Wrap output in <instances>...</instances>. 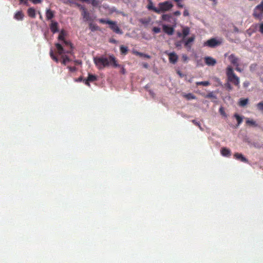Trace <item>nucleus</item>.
<instances>
[{
  "mask_svg": "<svg viewBox=\"0 0 263 263\" xmlns=\"http://www.w3.org/2000/svg\"><path fill=\"white\" fill-rule=\"evenodd\" d=\"M183 97L188 100L196 99V97L192 93H184L183 95Z\"/></svg>",
  "mask_w": 263,
  "mask_h": 263,
  "instance_id": "nucleus-21",
  "label": "nucleus"
},
{
  "mask_svg": "<svg viewBox=\"0 0 263 263\" xmlns=\"http://www.w3.org/2000/svg\"><path fill=\"white\" fill-rule=\"evenodd\" d=\"M195 40V35H192L189 37H186L185 39H183V42L185 47H186L187 49H190L192 47V44L194 42Z\"/></svg>",
  "mask_w": 263,
  "mask_h": 263,
  "instance_id": "nucleus-9",
  "label": "nucleus"
},
{
  "mask_svg": "<svg viewBox=\"0 0 263 263\" xmlns=\"http://www.w3.org/2000/svg\"><path fill=\"white\" fill-rule=\"evenodd\" d=\"M50 55L51 57L53 59L55 60L57 62L58 61V59L57 58H55L54 55H53V52L52 51H51L50 52Z\"/></svg>",
  "mask_w": 263,
  "mask_h": 263,
  "instance_id": "nucleus-48",
  "label": "nucleus"
},
{
  "mask_svg": "<svg viewBox=\"0 0 263 263\" xmlns=\"http://www.w3.org/2000/svg\"><path fill=\"white\" fill-rule=\"evenodd\" d=\"M181 14V13L179 11H176L173 13V15L176 16H179Z\"/></svg>",
  "mask_w": 263,
  "mask_h": 263,
  "instance_id": "nucleus-46",
  "label": "nucleus"
},
{
  "mask_svg": "<svg viewBox=\"0 0 263 263\" xmlns=\"http://www.w3.org/2000/svg\"><path fill=\"white\" fill-rule=\"evenodd\" d=\"M256 66L257 65L256 64H252L250 66V70L251 71H254L255 70L256 68Z\"/></svg>",
  "mask_w": 263,
  "mask_h": 263,
  "instance_id": "nucleus-45",
  "label": "nucleus"
},
{
  "mask_svg": "<svg viewBox=\"0 0 263 263\" xmlns=\"http://www.w3.org/2000/svg\"><path fill=\"white\" fill-rule=\"evenodd\" d=\"M53 17V13L50 10H47L46 11V17L47 19H51Z\"/></svg>",
  "mask_w": 263,
  "mask_h": 263,
  "instance_id": "nucleus-27",
  "label": "nucleus"
},
{
  "mask_svg": "<svg viewBox=\"0 0 263 263\" xmlns=\"http://www.w3.org/2000/svg\"><path fill=\"white\" fill-rule=\"evenodd\" d=\"M228 59L231 64L235 67V69L237 71L241 72L242 71V70L239 67V60L237 57L234 54H231L229 56Z\"/></svg>",
  "mask_w": 263,
  "mask_h": 263,
  "instance_id": "nucleus-5",
  "label": "nucleus"
},
{
  "mask_svg": "<svg viewBox=\"0 0 263 263\" xmlns=\"http://www.w3.org/2000/svg\"><path fill=\"white\" fill-rule=\"evenodd\" d=\"M256 107L258 110L263 112V102H261L256 104Z\"/></svg>",
  "mask_w": 263,
  "mask_h": 263,
  "instance_id": "nucleus-34",
  "label": "nucleus"
},
{
  "mask_svg": "<svg viewBox=\"0 0 263 263\" xmlns=\"http://www.w3.org/2000/svg\"><path fill=\"white\" fill-rule=\"evenodd\" d=\"M122 70L123 73H125V69L124 68V67H122Z\"/></svg>",
  "mask_w": 263,
  "mask_h": 263,
  "instance_id": "nucleus-54",
  "label": "nucleus"
},
{
  "mask_svg": "<svg viewBox=\"0 0 263 263\" xmlns=\"http://www.w3.org/2000/svg\"><path fill=\"white\" fill-rule=\"evenodd\" d=\"M219 112L222 117L227 118V114L224 111V108L222 107H221L219 108Z\"/></svg>",
  "mask_w": 263,
  "mask_h": 263,
  "instance_id": "nucleus-33",
  "label": "nucleus"
},
{
  "mask_svg": "<svg viewBox=\"0 0 263 263\" xmlns=\"http://www.w3.org/2000/svg\"><path fill=\"white\" fill-rule=\"evenodd\" d=\"M225 87L228 90H231L232 89V87L229 83L225 84Z\"/></svg>",
  "mask_w": 263,
  "mask_h": 263,
  "instance_id": "nucleus-44",
  "label": "nucleus"
},
{
  "mask_svg": "<svg viewBox=\"0 0 263 263\" xmlns=\"http://www.w3.org/2000/svg\"><path fill=\"white\" fill-rule=\"evenodd\" d=\"M175 46H176V47L177 48H178L180 49L181 48V42H177L175 44Z\"/></svg>",
  "mask_w": 263,
  "mask_h": 263,
  "instance_id": "nucleus-47",
  "label": "nucleus"
},
{
  "mask_svg": "<svg viewBox=\"0 0 263 263\" xmlns=\"http://www.w3.org/2000/svg\"><path fill=\"white\" fill-rule=\"evenodd\" d=\"M109 58L111 65H112L114 67H120V65L118 64L117 61L116 60L114 56L110 55Z\"/></svg>",
  "mask_w": 263,
  "mask_h": 263,
  "instance_id": "nucleus-15",
  "label": "nucleus"
},
{
  "mask_svg": "<svg viewBox=\"0 0 263 263\" xmlns=\"http://www.w3.org/2000/svg\"><path fill=\"white\" fill-rule=\"evenodd\" d=\"M172 17V15L170 14H164L162 15V20L167 22H171Z\"/></svg>",
  "mask_w": 263,
  "mask_h": 263,
  "instance_id": "nucleus-20",
  "label": "nucleus"
},
{
  "mask_svg": "<svg viewBox=\"0 0 263 263\" xmlns=\"http://www.w3.org/2000/svg\"><path fill=\"white\" fill-rule=\"evenodd\" d=\"M235 157H236V158H237L238 159H240V160H241L243 162L247 161V159L241 154H236L235 155Z\"/></svg>",
  "mask_w": 263,
  "mask_h": 263,
  "instance_id": "nucleus-26",
  "label": "nucleus"
},
{
  "mask_svg": "<svg viewBox=\"0 0 263 263\" xmlns=\"http://www.w3.org/2000/svg\"><path fill=\"white\" fill-rule=\"evenodd\" d=\"M177 73L181 77H183V74L180 71H177Z\"/></svg>",
  "mask_w": 263,
  "mask_h": 263,
  "instance_id": "nucleus-52",
  "label": "nucleus"
},
{
  "mask_svg": "<svg viewBox=\"0 0 263 263\" xmlns=\"http://www.w3.org/2000/svg\"><path fill=\"white\" fill-rule=\"evenodd\" d=\"M120 50L122 53L125 54L127 52L128 49L127 47L121 46L120 47Z\"/></svg>",
  "mask_w": 263,
  "mask_h": 263,
  "instance_id": "nucleus-35",
  "label": "nucleus"
},
{
  "mask_svg": "<svg viewBox=\"0 0 263 263\" xmlns=\"http://www.w3.org/2000/svg\"><path fill=\"white\" fill-rule=\"evenodd\" d=\"M82 15L83 16V17L86 20V21H91V18L90 16L89 13L87 12V11L84 9L83 8V13Z\"/></svg>",
  "mask_w": 263,
  "mask_h": 263,
  "instance_id": "nucleus-17",
  "label": "nucleus"
},
{
  "mask_svg": "<svg viewBox=\"0 0 263 263\" xmlns=\"http://www.w3.org/2000/svg\"><path fill=\"white\" fill-rule=\"evenodd\" d=\"M64 42L65 44H68V43L66 41H64Z\"/></svg>",
  "mask_w": 263,
  "mask_h": 263,
  "instance_id": "nucleus-56",
  "label": "nucleus"
},
{
  "mask_svg": "<svg viewBox=\"0 0 263 263\" xmlns=\"http://www.w3.org/2000/svg\"><path fill=\"white\" fill-rule=\"evenodd\" d=\"M147 8L148 9L152 10L157 13H159L158 8L155 7L152 1L149 2Z\"/></svg>",
  "mask_w": 263,
  "mask_h": 263,
  "instance_id": "nucleus-16",
  "label": "nucleus"
},
{
  "mask_svg": "<svg viewBox=\"0 0 263 263\" xmlns=\"http://www.w3.org/2000/svg\"><path fill=\"white\" fill-rule=\"evenodd\" d=\"M221 153L223 156L228 157L230 155V151L226 148H223L221 150Z\"/></svg>",
  "mask_w": 263,
  "mask_h": 263,
  "instance_id": "nucleus-23",
  "label": "nucleus"
},
{
  "mask_svg": "<svg viewBox=\"0 0 263 263\" xmlns=\"http://www.w3.org/2000/svg\"><path fill=\"white\" fill-rule=\"evenodd\" d=\"M28 13L31 17H34L35 16V10L32 8H30L28 10Z\"/></svg>",
  "mask_w": 263,
  "mask_h": 263,
  "instance_id": "nucleus-24",
  "label": "nucleus"
},
{
  "mask_svg": "<svg viewBox=\"0 0 263 263\" xmlns=\"http://www.w3.org/2000/svg\"><path fill=\"white\" fill-rule=\"evenodd\" d=\"M249 100L248 98L246 99H240L238 102V105L242 107H246L248 104L249 103Z\"/></svg>",
  "mask_w": 263,
  "mask_h": 263,
  "instance_id": "nucleus-13",
  "label": "nucleus"
},
{
  "mask_svg": "<svg viewBox=\"0 0 263 263\" xmlns=\"http://www.w3.org/2000/svg\"><path fill=\"white\" fill-rule=\"evenodd\" d=\"M226 74L229 81L231 82L236 86L239 85L240 81L239 78L236 76L234 72L233 68L229 66L226 69Z\"/></svg>",
  "mask_w": 263,
  "mask_h": 263,
  "instance_id": "nucleus-1",
  "label": "nucleus"
},
{
  "mask_svg": "<svg viewBox=\"0 0 263 263\" xmlns=\"http://www.w3.org/2000/svg\"><path fill=\"white\" fill-rule=\"evenodd\" d=\"M83 80L82 77H80L79 79L76 80V81H81Z\"/></svg>",
  "mask_w": 263,
  "mask_h": 263,
  "instance_id": "nucleus-53",
  "label": "nucleus"
},
{
  "mask_svg": "<svg viewBox=\"0 0 263 263\" xmlns=\"http://www.w3.org/2000/svg\"><path fill=\"white\" fill-rule=\"evenodd\" d=\"M55 46H56V47L57 48L58 53L60 54H62L64 52V49H63V47H62V46L60 44L57 43V44H55Z\"/></svg>",
  "mask_w": 263,
  "mask_h": 263,
  "instance_id": "nucleus-25",
  "label": "nucleus"
},
{
  "mask_svg": "<svg viewBox=\"0 0 263 263\" xmlns=\"http://www.w3.org/2000/svg\"><path fill=\"white\" fill-rule=\"evenodd\" d=\"M133 53L135 54V55H138L140 57H142V58H146V59H150L151 58V56L148 55V54H145V53H142V52H138V51L136 50H133L132 51Z\"/></svg>",
  "mask_w": 263,
  "mask_h": 263,
  "instance_id": "nucleus-14",
  "label": "nucleus"
},
{
  "mask_svg": "<svg viewBox=\"0 0 263 263\" xmlns=\"http://www.w3.org/2000/svg\"><path fill=\"white\" fill-rule=\"evenodd\" d=\"M259 30L261 33L263 34V22L261 23L259 25Z\"/></svg>",
  "mask_w": 263,
  "mask_h": 263,
  "instance_id": "nucleus-43",
  "label": "nucleus"
},
{
  "mask_svg": "<svg viewBox=\"0 0 263 263\" xmlns=\"http://www.w3.org/2000/svg\"><path fill=\"white\" fill-rule=\"evenodd\" d=\"M173 5L169 1L159 3L158 5V13L169 11L173 8Z\"/></svg>",
  "mask_w": 263,
  "mask_h": 263,
  "instance_id": "nucleus-4",
  "label": "nucleus"
},
{
  "mask_svg": "<svg viewBox=\"0 0 263 263\" xmlns=\"http://www.w3.org/2000/svg\"><path fill=\"white\" fill-rule=\"evenodd\" d=\"M203 60L206 65L210 67H213L217 63L216 60L210 56L204 57L203 58Z\"/></svg>",
  "mask_w": 263,
  "mask_h": 263,
  "instance_id": "nucleus-10",
  "label": "nucleus"
},
{
  "mask_svg": "<svg viewBox=\"0 0 263 263\" xmlns=\"http://www.w3.org/2000/svg\"><path fill=\"white\" fill-rule=\"evenodd\" d=\"M70 60L67 56L62 57V63L66 64L67 62H69Z\"/></svg>",
  "mask_w": 263,
  "mask_h": 263,
  "instance_id": "nucleus-36",
  "label": "nucleus"
},
{
  "mask_svg": "<svg viewBox=\"0 0 263 263\" xmlns=\"http://www.w3.org/2000/svg\"><path fill=\"white\" fill-rule=\"evenodd\" d=\"M153 31L155 32V33H159L161 31V29L159 27H153Z\"/></svg>",
  "mask_w": 263,
  "mask_h": 263,
  "instance_id": "nucleus-42",
  "label": "nucleus"
},
{
  "mask_svg": "<svg viewBox=\"0 0 263 263\" xmlns=\"http://www.w3.org/2000/svg\"><path fill=\"white\" fill-rule=\"evenodd\" d=\"M234 117L235 118H236V119L237 120V122H238V124H240L242 121V117H241L240 115H239L238 114H235L234 115Z\"/></svg>",
  "mask_w": 263,
  "mask_h": 263,
  "instance_id": "nucleus-29",
  "label": "nucleus"
},
{
  "mask_svg": "<svg viewBox=\"0 0 263 263\" xmlns=\"http://www.w3.org/2000/svg\"><path fill=\"white\" fill-rule=\"evenodd\" d=\"M168 55L169 57V60L171 63L175 64L177 62L178 60V57L176 53H168Z\"/></svg>",
  "mask_w": 263,
  "mask_h": 263,
  "instance_id": "nucleus-12",
  "label": "nucleus"
},
{
  "mask_svg": "<svg viewBox=\"0 0 263 263\" xmlns=\"http://www.w3.org/2000/svg\"><path fill=\"white\" fill-rule=\"evenodd\" d=\"M191 32L190 28L187 26H183L182 27L181 31L177 32V34L178 37H181L182 40L185 39L188 36Z\"/></svg>",
  "mask_w": 263,
  "mask_h": 263,
  "instance_id": "nucleus-7",
  "label": "nucleus"
},
{
  "mask_svg": "<svg viewBox=\"0 0 263 263\" xmlns=\"http://www.w3.org/2000/svg\"><path fill=\"white\" fill-rule=\"evenodd\" d=\"M162 28L163 31L169 35H172L174 32V28L167 25H163Z\"/></svg>",
  "mask_w": 263,
  "mask_h": 263,
  "instance_id": "nucleus-11",
  "label": "nucleus"
},
{
  "mask_svg": "<svg viewBox=\"0 0 263 263\" xmlns=\"http://www.w3.org/2000/svg\"><path fill=\"white\" fill-rule=\"evenodd\" d=\"M21 3H23L27 5L28 4L27 0H19Z\"/></svg>",
  "mask_w": 263,
  "mask_h": 263,
  "instance_id": "nucleus-49",
  "label": "nucleus"
},
{
  "mask_svg": "<svg viewBox=\"0 0 263 263\" xmlns=\"http://www.w3.org/2000/svg\"><path fill=\"white\" fill-rule=\"evenodd\" d=\"M111 20L107 18H100L99 20L100 23L109 25Z\"/></svg>",
  "mask_w": 263,
  "mask_h": 263,
  "instance_id": "nucleus-28",
  "label": "nucleus"
},
{
  "mask_svg": "<svg viewBox=\"0 0 263 263\" xmlns=\"http://www.w3.org/2000/svg\"><path fill=\"white\" fill-rule=\"evenodd\" d=\"M253 15L255 17L260 19L263 15V1L257 5L254 11Z\"/></svg>",
  "mask_w": 263,
  "mask_h": 263,
  "instance_id": "nucleus-6",
  "label": "nucleus"
},
{
  "mask_svg": "<svg viewBox=\"0 0 263 263\" xmlns=\"http://www.w3.org/2000/svg\"><path fill=\"white\" fill-rule=\"evenodd\" d=\"M109 28L114 32L117 34H122V31L120 29L117 22L111 21L110 23L108 25Z\"/></svg>",
  "mask_w": 263,
  "mask_h": 263,
  "instance_id": "nucleus-8",
  "label": "nucleus"
},
{
  "mask_svg": "<svg viewBox=\"0 0 263 263\" xmlns=\"http://www.w3.org/2000/svg\"><path fill=\"white\" fill-rule=\"evenodd\" d=\"M50 29L53 33L58 31V23L55 22L51 21Z\"/></svg>",
  "mask_w": 263,
  "mask_h": 263,
  "instance_id": "nucleus-18",
  "label": "nucleus"
},
{
  "mask_svg": "<svg viewBox=\"0 0 263 263\" xmlns=\"http://www.w3.org/2000/svg\"><path fill=\"white\" fill-rule=\"evenodd\" d=\"M182 59L184 62H186L189 60V58L186 54H183L182 55Z\"/></svg>",
  "mask_w": 263,
  "mask_h": 263,
  "instance_id": "nucleus-41",
  "label": "nucleus"
},
{
  "mask_svg": "<svg viewBox=\"0 0 263 263\" xmlns=\"http://www.w3.org/2000/svg\"><path fill=\"white\" fill-rule=\"evenodd\" d=\"M97 79L96 76L95 75L89 74L87 80L89 81L93 82L96 81Z\"/></svg>",
  "mask_w": 263,
  "mask_h": 263,
  "instance_id": "nucleus-30",
  "label": "nucleus"
},
{
  "mask_svg": "<svg viewBox=\"0 0 263 263\" xmlns=\"http://www.w3.org/2000/svg\"><path fill=\"white\" fill-rule=\"evenodd\" d=\"M206 97L208 98H210L213 100H215L216 99V96L215 95V94L213 92H211L209 93L206 96Z\"/></svg>",
  "mask_w": 263,
  "mask_h": 263,
  "instance_id": "nucleus-32",
  "label": "nucleus"
},
{
  "mask_svg": "<svg viewBox=\"0 0 263 263\" xmlns=\"http://www.w3.org/2000/svg\"><path fill=\"white\" fill-rule=\"evenodd\" d=\"M93 62L99 69H102L109 64L108 60L104 57H95Z\"/></svg>",
  "mask_w": 263,
  "mask_h": 263,
  "instance_id": "nucleus-3",
  "label": "nucleus"
},
{
  "mask_svg": "<svg viewBox=\"0 0 263 263\" xmlns=\"http://www.w3.org/2000/svg\"><path fill=\"white\" fill-rule=\"evenodd\" d=\"M69 69L71 71H75L76 70V68L75 67H69Z\"/></svg>",
  "mask_w": 263,
  "mask_h": 263,
  "instance_id": "nucleus-51",
  "label": "nucleus"
},
{
  "mask_svg": "<svg viewBox=\"0 0 263 263\" xmlns=\"http://www.w3.org/2000/svg\"><path fill=\"white\" fill-rule=\"evenodd\" d=\"M84 82H85V83L87 86H89V82L90 81H89L87 80V79H86V80H84Z\"/></svg>",
  "mask_w": 263,
  "mask_h": 263,
  "instance_id": "nucleus-50",
  "label": "nucleus"
},
{
  "mask_svg": "<svg viewBox=\"0 0 263 263\" xmlns=\"http://www.w3.org/2000/svg\"><path fill=\"white\" fill-rule=\"evenodd\" d=\"M222 42V40L221 39L212 38L204 42L203 46L205 47L215 48L220 46Z\"/></svg>",
  "mask_w": 263,
  "mask_h": 263,
  "instance_id": "nucleus-2",
  "label": "nucleus"
},
{
  "mask_svg": "<svg viewBox=\"0 0 263 263\" xmlns=\"http://www.w3.org/2000/svg\"><path fill=\"white\" fill-rule=\"evenodd\" d=\"M89 29L92 31H98V30H100L99 27L97 25H96V24H95L91 22L89 23Z\"/></svg>",
  "mask_w": 263,
  "mask_h": 263,
  "instance_id": "nucleus-22",
  "label": "nucleus"
},
{
  "mask_svg": "<svg viewBox=\"0 0 263 263\" xmlns=\"http://www.w3.org/2000/svg\"><path fill=\"white\" fill-rule=\"evenodd\" d=\"M183 16L185 17H189L190 16V13L188 9H184L183 11Z\"/></svg>",
  "mask_w": 263,
  "mask_h": 263,
  "instance_id": "nucleus-38",
  "label": "nucleus"
},
{
  "mask_svg": "<svg viewBox=\"0 0 263 263\" xmlns=\"http://www.w3.org/2000/svg\"><path fill=\"white\" fill-rule=\"evenodd\" d=\"M77 63L78 64H81V62H77Z\"/></svg>",
  "mask_w": 263,
  "mask_h": 263,
  "instance_id": "nucleus-55",
  "label": "nucleus"
},
{
  "mask_svg": "<svg viewBox=\"0 0 263 263\" xmlns=\"http://www.w3.org/2000/svg\"><path fill=\"white\" fill-rule=\"evenodd\" d=\"M15 17L17 20H22V18H23V14L21 12L19 11L15 14Z\"/></svg>",
  "mask_w": 263,
  "mask_h": 263,
  "instance_id": "nucleus-31",
  "label": "nucleus"
},
{
  "mask_svg": "<svg viewBox=\"0 0 263 263\" xmlns=\"http://www.w3.org/2000/svg\"><path fill=\"white\" fill-rule=\"evenodd\" d=\"M244 85H245V86H248V84H246V83H245V84H244Z\"/></svg>",
  "mask_w": 263,
  "mask_h": 263,
  "instance_id": "nucleus-57",
  "label": "nucleus"
},
{
  "mask_svg": "<svg viewBox=\"0 0 263 263\" xmlns=\"http://www.w3.org/2000/svg\"><path fill=\"white\" fill-rule=\"evenodd\" d=\"M182 1V0H173L174 2L176 3L178 7L179 8H182L183 7V5L180 3Z\"/></svg>",
  "mask_w": 263,
  "mask_h": 263,
  "instance_id": "nucleus-39",
  "label": "nucleus"
},
{
  "mask_svg": "<svg viewBox=\"0 0 263 263\" xmlns=\"http://www.w3.org/2000/svg\"><path fill=\"white\" fill-rule=\"evenodd\" d=\"M197 85H202L203 86H208L209 85V82L208 81H204V82H198L196 83Z\"/></svg>",
  "mask_w": 263,
  "mask_h": 263,
  "instance_id": "nucleus-37",
  "label": "nucleus"
},
{
  "mask_svg": "<svg viewBox=\"0 0 263 263\" xmlns=\"http://www.w3.org/2000/svg\"><path fill=\"white\" fill-rule=\"evenodd\" d=\"M246 123L249 125V126H253V127H256L257 126V124L256 123V122L253 119H246Z\"/></svg>",
  "mask_w": 263,
  "mask_h": 263,
  "instance_id": "nucleus-19",
  "label": "nucleus"
},
{
  "mask_svg": "<svg viewBox=\"0 0 263 263\" xmlns=\"http://www.w3.org/2000/svg\"><path fill=\"white\" fill-rule=\"evenodd\" d=\"M65 35V32L62 30L60 32V34L59 36V39L60 40H64V36Z\"/></svg>",
  "mask_w": 263,
  "mask_h": 263,
  "instance_id": "nucleus-40",
  "label": "nucleus"
}]
</instances>
